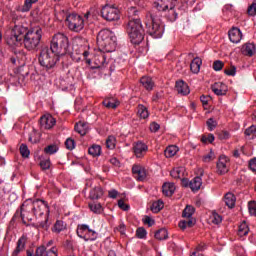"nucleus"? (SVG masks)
<instances>
[{
	"label": "nucleus",
	"mask_w": 256,
	"mask_h": 256,
	"mask_svg": "<svg viewBox=\"0 0 256 256\" xmlns=\"http://www.w3.org/2000/svg\"><path fill=\"white\" fill-rule=\"evenodd\" d=\"M43 38V29L40 26L27 28L23 24H17L13 29L6 32V43L10 47H21L24 43L27 51H38Z\"/></svg>",
	"instance_id": "f257e3e1"
},
{
	"label": "nucleus",
	"mask_w": 256,
	"mask_h": 256,
	"mask_svg": "<svg viewBox=\"0 0 256 256\" xmlns=\"http://www.w3.org/2000/svg\"><path fill=\"white\" fill-rule=\"evenodd\" d=\"M44 221H38L37 227L39 229H44L45 231L49 230L51 227V222H49V205L47 202L37 199V200H26L20 208V217L24 225H27L29 221H33V217L39 219L43 217Z\"/></svg>",
	"instance_id": "f03ea898"
},
{
	"label": "nucleus",
	"mask_w": 256,
	"mask_h": 256,
	"mask_svg": "<svg viewBox=\"0 0 256 256\" xmlns=\"http://www.w3.org/2000/svg\"><path fill=\"white\" fill-rule=\"evenodd\" d=\"M50 50L60 57H63V55H71L69 37L61 32L54 34L50 42Z\"/></svg>",
	"instance_id": "7ed1b4c3"
},
{
	"label": "nucleus",
	"mask_w": 256,
	"mask_h": 256,
	"mask_svg": "<svg viewBox=\"0 0 256 256\" xmlns=\"http://www.w3.org/2000/svg\"><path fill=\"white\" fill-rule=\"evenodd\" d=\"M97 45L104 53H113L117 48V36L109 29H102L97 35Z\"/></svg>",
	"instance_id": "20e7f679"
},
{
	"label": "nucleus",
	"mask_w": 256,
	"mask_h": 256,
	"mask_svg": "<svg viewBox=\"0 0 256 256\" xmlns=\"http://www.w3.org/2000/svg\"><path fill=\"white\" fill-rule=\"evenodd\" d=\"M126 31L133 45H139L145 39V30L141 20L138 18H132L128 21Z\"/></svg>",
	"instance_id": "39448f33"
},
{
	"label": "nucleus",
	"mask_w": 256,
	"mask_h": 256,
	"mask_svg": "<svg viewBox=\"0 0 256 256\" xmlns=\"http://www.w3.org/2000/svg\"><path fill=\"white\" fill-rule=\"evenodd\" d=\"M159 14H155V9H153L150 13L151 23H146V28L148 29L149 35L153 37V39H161L163 37V33L165 28L163 24H161V20H159Z\"/></svg>",
	"instance_id": "423d86ee"
},
{
	"label": "nucleus",
	"mask_w": 256,
	"mask_h": 256,
	"mask_svg": "<svg viewBox=\"0 0 256 256\" xmlns=\"http://www.w3.org/2000/svg\"><path fill=\"white\" fill-rule=\"evenodd\" d=\"M59 57L55 52L51 51L49 47H44L40 51V55L38 58V61L41 65V67H44L46 71H49V69H53L55 65H57V62L59 61Z\"/></svg>",
	"instance_id": "0eeeda50"
},
{
	"label": "nucleus",
	"mask_w": 256,
	"mask_h": 256,
	"mask_svg": "<svg viewBox=\"0 0 256 256\" xmlns=\"http://www.w3.org/2000/svg\"><path fill=\"white\" fill-rule=\"evenodd\" d=\"M176 1L177 0H155L154 9H157V11H167L168 9L170 21H175V19H177V14L175 13Z\"/></svg>",
	"instance_id": "6e6552de"
},
{
	"label": "nucleus",
	"mask_w": 256,
	"mask_h": 256,
	"mask_svg": "<svg viewBox=\"0 0 256 256\" xmlns=\"http://www.w3.org/2000/svg\"><path fill=\"white\" fill-rule=\"evenodd\" d=\"M66 25L70 31L80 33L85 28V20L79 14H70L66 17Z\"/></svg>",
	"instance_id": "1a4fd4ad"
},
{
	"label": "nucleus",
	"mask_w": 256,
	"mask_h": 256,
	"mask_svg": "<svg viewBox=\"0 0 256 256\" xmlns=\"http://www.w3.org/2000/svg\"><path fill=\"white\" fill-rule=\"evenodd\" d=\"M101 16L105 21H119L121 18L119 9L115 5L106 4L101 9Z\"/></svg>",
	"instance_id": "9d476101"
},
{
	"label": "nucleus",
	"mask_w": 256,
	"mask_h": 256,
	"mask_svg": "<svg viewBox=\"0 0 256 256\" xmlns=\"http://www.w3.org/2000/svg\"><path fill=\"white\" fill-rule=\"evenodd\" d=\"M78 237L80 239H84V241H96L97 240V232L95 230L89 228L87 224H79L76 231Z\"/></svg>",
	"instance_id": "9b49d317"
},
{
	"label": "nucleus",
	"mask_w": 256,
	"mask_h": 256,
	"mask_svg": "<svg viewBox=\"0 0 256 256\" xmlns=\"http://www.w3.org/2000/svg\"><path fill=\"white\" fill-rule=\"evenodd\" d=\"M35 256H59L57 247L47 249L45 246H40L36 249Z\"/></svg>",
	"instance_id": "f8f14e48"
},
{
	"label": "nucleus",
	"mask_w": 256,
	"mask_h": 256,
	"mask_svg": "<svg viewBox=\"0 0 256 256\" xmlns=\"http://www.w3.org/2000/svg\"><path fill=\"white\" fill-rule=\"evenodd\" d=\"M132 173L137 181H145V179H147V171L139 164H134L132 166Z\"/></svg>",
	"instance_id": "ddd939ff"
},
{
	"label": "nucleus",
	"mask_w": 256,
	"mask_h": 256,
	"mask_svg": "<svg viewBox=\"0 0 256 256\" xmlns=\"http://www.w3.org/2000/svg\"><path fill=\"white\" fill-rule=\"evenodd\" d=\"M149 147L143 142H137L133 146V151L135 157L141 159V157H145V153H147Z\"/></svg>",
	"instance_id": "4468645a"
},
{
	"label": "nucleus",
	"mask_w": 256,
	"mask_h": 256,
	"mask_svg": "<svg viewBox=\"0 0 256 256\" xmlns=\"http://www.w3.org/2000/svg\"><path fill=\"white\" fill-rule=\"evenodd\" d=\"M227 163H229V158H227L226 156H220L217 162L218 175H225V173L229 172V167H227Z\"/></svg>",
	"instance_id": "2eb2a0df"
},
{
	"label": "nucleus",
	"mask_w": 256,
	"mask_h": 256,
	"mask_svg": "<svg viewBox=\"0 0 256 256\" xmlns=\"http://www.w3.org/2000/svg\"><path fill=\"white\" fill-rule=\"evenodd\" d=\"M228 37L231 43H241V39H243V34L241 30L237 27H232L228 32Z\"/></svg>",
	"instance_id": "dca6fc26"
},
{
	"label": "nucleus",
	"mask_w": 256,
	"mask_h": 256,
	"mask_svg": "<svg viewBox=\"0 0 256 256\" xmlns=\"http://www.w3.org/2000/svg\"><path fill=\"white\" fill-rule=\"evenodd\" d=\"M102 104L107 109H117L121 105V102L116 97L109 96L103 100Z\"/></svg>",
	"instance_id": "f3484780"
},
{
	"label": "nucleus",
	"mask_w": 256,
	"mask_h": 256,
	"mask_svg": "<svg viewBox=\"0 0 256 256\" xmlns=\"http://www.w3.org/2000/svg\"><path fill=\"white\" fill-rule=\"evenodd\" d=\"M56 121L55 118H53V116H42L40 118V125L42 127V129H51L54 127Z\"/></svg>",
	"instance_id": "a211bd4d"
},
{
	"label": "nucleus",
	"mask_w": 256,
	"mask_h": 256,
	"mask_svg": "<svg viewBox=\"0 0 256 256\" xmlns=\"http://www.w3.org/2000/svg\"><path fill=\"white\" fill-rule=\"evenodd\" d=\"M212 91L215 95H226L228 91L227 84L216 82L212 85Z\"/></svg>",
	"instance_id": "6ab92c4d"
},
{
	"label": "nucleus",
	"mask_w": 256,
	"mask_h": 256,
	"mask_svg": "<svg viewBox=\"0 0 256 256\" xmlns=\"http://www.w3.org/2000/svg\"><path fill=\"white\" fill-rule=\"evenodd\" d=\"M203 172L200 173V176L194 177L190 182H189V187L192 191H199L201 189V185H203Z\"/></svg>",
	"instance_id": "aec40b11"
},
{
	"label": "nucleus",
	"mask_w": 256,
	"mask_h": 256,
	"mask_svg": "<svg viewBox=\"0 0 256 256\" xmlns=\"http://www.w3.org/2000/svg\"><path fill=\"white\" fill-rule=\"evenodd\" d=\"M176 91L179 93V95H189V93H191L189 85H187V83H185L183 80L176 82Z\"/></svg>",
	"instance_id": "412c9836"
},
{
	"label": "nucleus",
	"mask_w": 256,
	"mask_h": 256,
	"mask_svg": "<svg viewBox=\"0 0 256 256\" xmlns=\"http://www.w3.org/2000/svg\"><path fill=\"white\" fill-rule=\"evenodd\" d=\"M242 53L247 57H253L254 53H256V48L254 43H246L242 46Z\"/></svg>",
	"instance_id": "4be33fe9"
},
{
	"label": "nucleus",
	"mask_w": 256,
	"mask_h": 256,
	"mask_svg": "<svg viewBox=\"0 0 256 256\" xmlns=\"http://www.w3.org/2000/svg\"><path fill=\"white\" fill-rule=\"evenodd\" d=\"M175 189H176L175 184H173L171 182H166L162 186V193L166 197H171L173 195V193H175Z\"/></svg>",
	"instance_id": "5701e85b"
},
{
	"label": "nucleus",
	"mask_w": 256,
	"mask_h": 256,
	"mask_svg": "<svg viewBox=\"0 0 256 256\" xmlns=\"http://www.w3.org/2000/svg\"><path fill=\"white\" fill-rule=\"evenodd\" d=\"M140 82L147 91H153V87H155V82H153V79L151 77L143 76L140 79Z\"/></svg>",
	"instance_id": "b1692460"
},
{
	"label": "nucleus",
	"mask_w": 256,
	"mask_h": 256,
	"mask_svg": "<svg viewBox=\"0 0 256 256\" xmlns=\"http://www.w3.org/2000/svg\"><path fill=\"white\" fill-rule=\"evenodd\" d=\"M26 243H27V237H25V236L20 237L17 242V247L12 253V256L19 255L20 252L23 251V249H25Z\"/></svg>",
	"instance_id": "393cba45"
},
{
	"label": "nucleus",
	"mask_w": 256,
	"mask_h": 256,
	"mask_svg": "<svg viewBox=\"0 0 256 256\" xmlns=\"http://www.w3.org/2000/svg\"><path fill=\"white\" fill-rule=\"evenodd\" d=\"M201 65H203V60L199 57L194 58L190 64V71L192 73H199L201 71Z\"/></svg>",
	"instance_id": "a878e982"
},
{
	"label": "nucleus",
	"mask_w": 256,
	"mask_h": 256,
	"mask_svg": "<svg viewBox=\"0 0 256 256\" xmlns=\"http://www.w3.org/2000/svg\"><path fill=\"white\" fill-rule=\"evenodd\" d=\"M94 65H96L98 69H100V67H105V65H107V57L105 54L96 55L94 57Z\"/></svg>",
	"instance_id": "bb28decb"
},
{
	"label": "nucleus",
	"mask_w": 256,
	"mask_h": 256,
	"mask_svg": "<svg viewBox=\"0 0 256 256\" xmlns=\"http://www.w3.org/2000/svg\"><path fill=\"white\" fill-rule=\"evenodd\" d=\"M102 197H103V188H101V186L94 187L90 191V199L97 200V199H101Z\"/></svg>",
	"instance_id": "cd10ccee"
},
{
	"label": "nucleus",
	"mask_w": 256,
	"mask_h": 256,
	"mask_svg": "<svg viewBox=\"0 0 256 256\" xmlns=\"http://www.w3.org/2000/svg\"><path fill=\"white\" fill-rule=\"evenodd\" d=\"M235 201H237V199L235 198V195L233 193H227L224 196L225 205H227L229 209H233V207H235Z\"/></svg>",
	"instance_id": "c85d7f7f"
},
{
	"label": "nucleus",
	"mask_w": 256,
	"mask_h": 256,
	"mask_svg": "<svg viewBox=\"0 0 256 256\" xmlns=\"http://www.w3.org/2000/svg\"><path fill=\"white\" fill-rule=\"evenodd\" d=\"M67 229V224L61 220H57L52 228V232L59 234Z\"/></svg>",
	"instance_id": "c756f323"
},
{
	"label": "nucleus",
	"mask_w": 256,
	"mask_h": 256,
	"mask_svg": "<svg viewBox=\"0 0 256 256\" xmlns=\"http://www.w3.org/2000/svg\"><path fill=\"white\" fill-rule=\"evenodd\" d=\"M88 207L92 213H95V215H101V213H103V206L101 203L92 202L88 204Z\"/></svg>",
	"instance_id": "7c9ffc66"
},
{
	"label": "nucleus",
	"mask_w": 256,
	"mask_h": 256,
	"mask_svg": "<svg viewBox=\"0 0 256 256\" xmlns=\"http://www.w3.org/2000/svg\"><path fill=\"white\" fill-rule=\"evenodd\" d=\"M185 173V168L183 167H177V168H174L171 172H170V175L171 177H173V179H183V175Z\"/></svg>",
	"instance_id": "2f4dec72"
},
{
	"label": "nucleus",
	"mask_w": 256,
	"mask_h": 256,
	"mask_svg": "<svg viewBox=\"0 0 256 256\" xmlns=\"http://www.w3.org/2000/svg\"><path fill=\"white\" fill-rule=\"evenodd\" d=\"M179 151V148L175 145H171L168 146L165 151H164V155L165 157H167L168 159H170L171 157H175V155H177V152Z\"/></svg>",
	"instance_id": "473e14b6"
},
{
	"label": "nucleus",
	"mask_w": 256,
	"mask_h": 256,
	"mask_svg": "<svg viewBox=\"0 0 256 256\" xmlns=\"http://www.w3.org/2000/svg\"><path fill=\"white\" fill-rule=\"evenodd\" d=\"M155 239H158V241H165L169 237V233L167 232V229L162 228L156 231L154 235Z\"/></svg>",
	"instance_id": "72a5a7b5"
},
{
	"label": "nucleus",
	"mask_w": 256,
	"mask_h": 256,
	"mask_svg": "<svg viewBox=\"0 0 256 256\" xmlns=\"http://www.w3.org/2000/svg\"><path fill=\"white\" fill-rule=\"evenodd\" d=\"M75 131L79 133L82 137L87 135V124L83 122H79L75 125Z\"/></svg>",
	"instance_id": "f704fd0d"
},
{
	"label": "nucleus",
	"mask_w": 256,
	"mask_h": 256,
	"mask_svg": "<svg viewBox=\"0 0 256 256\" xmlns=\"http://www.w3.org/2000/svg\"><path fill=\"white\" fill-rule=\"evenodd\" d=\"M80 49L81 52H77V49H75L74 52H71V55H79L76 61H81V57H84V59L89 57V51L85 50V46H80Z\"/></svg>",
	"instance_id": "c9c22d12"
},
{
	"label": "nucleus",
	"mask_w": 256,
	"mask_h": 256,
	"mask_svg": "<svg viewBox=\"0 0 256 256\" xmlns=\"http://www.w3.org/2000/svg\"><path fill=\"white\" fill-rule=\"evenodd\" d=\"M39 0H25L24 5L21 7L22 13H27V11H31V7H33L34 3H37Z\"/></svg>",
	"instance_id": "e433bc0d"
},
{
	"label": "nucleus",
	"mask_w": 256,
	"mask_h": 256,
	"mask_svg": "<svg viewBox=\"0 0 256 256\" xmlns=\"http://www.w3.org/2000/svg\"><path fill=\"white\" fill-rule=\"evenodd\" d=\"M57 151H59V146L56 144H51L44 148V153H46V155H55Z\"/></svg>",
	"instance_id": "4c0bfd02"
},
{
	"label": "nucleus",
	"mask_w": 256,
	"mask_h": 256,
	"mask_svg": "<svg viewBox=\"0 0 256 256\" xmlns=\"http://www.w3.org/2000/svg\"><path fill=\"white\" fill-rule=\"evenodd\" d=\"M89 155H92V157H99L101 155V146L99 145H93L88 149Z\"/></svg>",
	"instance_id": "58836bf2"
},
{
	"label": "nucleus",
	"mask_w": 256,
	"mask_h": 256,
	"mask_svg": "<svg viewBox=\"0 0 256 256\" xmlns=\"http://www.w3.org/2000/svg\"><path fill=\"white\" fill-rule=\"evenodd\" d=\"M249 234V226H247V223L243 222L240 224L238 228V235L239 237H245V235Z\"/></svg>",
	"instance_id": "ea45409f"
},
{
	"label": "nucleus",
	"mask_w": 256,
	"mask_h": 256,
	"mask_svg": "<svg viewBox=\"0 0 256 256\" xmlns=\"http://www.w3.org/2000/svg\"><path fill=\"white\" fill-rule=\"evenodd\" d=\"M193 213H195V208L193 206H186L183 210L182 217L191 219V217H193Z\"/></svg>",
	"instance_id": "a19ab883"
},
{
	"label": "nucleus",
	"mask_w": 256,
	"mask_h": 256,
	"mask_svg": "<svg viewBox=\"0 0 256 256\" xmlns=\"http://www.w3.org/2000/svg\"><path fill=\"white\" fill-rule=\"evenodd\" d=\"M163 207H165V204L163 203V201L158 200V201L152 203L151 211H153V213H159V211H161V209H163Z\"/></svg>",
	"instance_id": "79ce46f5"
},
{
	"label": "nucleus",
	"mask_w": 256,
	"mask_h": 256,
	"mask_svg": "<svg viewBox=\"0 0 256 256\" xmlns=\"http://www.w3.org/2000/svg\"><path fill=\"white\" fill-rule=\"evenodd\" d=\"M138 115L141 117V119H147L149 117V111L147 110V107L143 105L138 106Z\"/></svg>",
	"instance_id": "37998d69"
},
{
	"label": "nucleus",
	"mask_w": 256,
	"mask_h": 256,
	"mask_svg": "<svg viewBox=\"0 0 256 256\" xmlns=\"http://www.w3.org/2000/svg\"><path fill=\"white\" fill-rule=\"evenodd\" d=\"M244 134L246 137H249V139H255L256 138V126L252 125L248 129L245 130Z\"/></svg>",
	"instance_id": "c03bdc74"
},
{
	"label": "nucleus",
	"mask_w": 256,
	"mask_h": 256,
	"mask_svg": "<svg viewBox=\"0 0 256 256\" xmlns=\"http://www.w3.org/2000/svg\"><path fill=\"white\" fill-rule=\"evenodd\" d=\"M210 221L214 225H219V223H222L223 217L219 215L217 212H213L212 215L210 216Z\"/></svg>",
	"instance_id": "a18cd8bd"
},
{
	"label": "nucleus",
	"mask_w": 256,
	"mask_h": 256,
	"mask_svg": "<svg viewBox=\"0 0 256 256\" xmlns=\"http://www.w3.org/2000/svg\"><path fill=\"white\" fill-rule=\"evenodd\" d=\"M20 155L24 157L25 159L29 158V155H31V152L29 151V148L25 144H21L20 146Z\"/></svg>",
	"instance_id": "49530a36"
},
{
	"label": "nucleus",
	"mask_w": 256,
	"mask_h": 256,
	"mask_svg": "<svg viewBox=\"0 0 256 256\" xmlns=\"http://www.w3.org/2000/svg\"><path fill=\"white\" fill-rule=\"evenodd\" d=\"M215 159V152L213 150H210L208 154H205L202 158L204 163H211V161H214Z\"/></svg>",
	"instance_id": "de8ad7c7"
},
{
	"label": "nucleus",
	"mask_w": 256,
	"mask_h": 256,
	"mask_svg": "<svg viewBox=\"0 0 256 256\" xmlns=\"http://www.w3.org/2000/svg\"><path fill=\"white\" fill-rule=\"evenodd\" d=\"M65 145L68 151H73V149H75V140L72 138H67L65 141Z\"/></svg>",
	"instance_id": "09e8293b"
},
{
	"label": "nucleus",
	"mask_w": 256,
	"mask_h": 256,
	"mask_svg": "<svg viewBox=\"0 0 256 256\" xmlns=\"http://www.w3.org/2000/svg\"><path fill=\"white\" fill-rule=\"evenodd\" d=\"M136 236L138 239H145V237H147V230H145L143 227L138 228L136 230Z\"/></svg>",
	"instance_id": "8fccbe9b"
},
{
	"label": "nucleus",
	"mask_w": 256,
	"mask_h": 256,
	"mask_svg": "<svg viewBox=\"0 0 256 256\" xmlns=\"http://www.w3.org/2000/svg\"><path fill=\"white\" fill-rule=\"evenodd\" d=\"M115 141L114 136H109L106 140L107 149H115Z\"/></svg>",
	"instance_id": "3c124183"
},
{
	"label": "nucleus",
	"mask_w": 256,
	"mask_h": 256,
	"mask_svg": "<svg viewBox=\"0 0 256 256\" xmlns=\"http://www.w3.org/2000/svg\"><path fill=\"white\" fill-rule=\"evenodd\" d=\"M40 167L44 171H47V169L51 168V160L50 159H45V160L40 161Z\"/></svg>",
	"instance_id": "603ef678"
},
{
	"label": "nucleus",
	"mask_w": 256,
	"mask_h": 256,
	"mask_svg": "<svg viewBox=\"0 0 256 256\" xmlns=\"http://www.w3.org/2000/svg\"><path fill=\"white\" fill-rule=\"evenodd\" d=\"M207 127L209 131H213L215 127H217V121H215L213 118H209L206 122Z\"/></svg>",
	"instance_id": "864d4df0"
},
{
	"label": "nucleus",
	"mask_w": 256,
	"mask_h": 256,
	"mask_svg": "<svg viewBox=\"0 0 256 256\" xmlns=\"http://www.w3.org/2000/svg\"><path fill=\"white\" fill-rule=\"evenodd\" d=\"M202 143H213L215 141V136L213 134H208V136H202Z\"/></svg>",
	"instance_id": "5fc2aeb1"
},
{
	"label": "nucleus",
	"mask_w": 256,
	"mask_h": 256,
	"mask_svg": "<svg viewBox=\"0 0 256 256\" xmlns=\"http://www.w3.org/2000/svg\"><path fill=\"white\" fill-rule=\"evenodd\" d=\"M225 64L223 63V61H221V60H216V61H214V63H213V69H214V71H221V69H223V66H224Z\"/></svg>",
	"instance_id": "6e6d98bb"
},
{
	"label": "nucleus",
	"mask_w": 256,
	"mask_h": 256,
	"mask_svg": "<svg viewBox=\"0 0 256 256\" xmlns=\"http://www.w3.org/2000/svg\"><path fill=\"white\" fill-rule=\"evenodd\" d=\"M248 14H250L252 17H255V15H256V0H254L253 3L248 7Z\"/></svg>",
	"instance_id": "4d7b16f0"
},
{
	"label": "nucleus",
	"mask_w": 256,
	"mask_h": 256,
	"mask_svg": "<svg viewBox=\"0 0 256 256\" xmlns=\"http://www.w3.org/2000/svg\"><path fill=\"white\" fill-rule=\"evenodd\" d=\"M225 75H229L231 77H235V74L237 73V68L235 66H232L229 69L224 70Z\"/></svg>",
	"instance_id": "13d9d810"
},
{
	"label": "nucleus",
	"mask_w": 256,
	"mask_h": 256,
	"mask_svg": "<svg viewBox=\"0 0 256 256\" xmlns=\"http://www.w3.org/2000/svg\"><path fill=\"white\" fill-rule=\"evenodd\" d=\"M248 209H249L250 215H253L254 217H256V203L255 202H250L248 204Z\"/></svg>",
	"instance_id": "bf43d9fd"
},
{
	"label": "nucleus",
	"mask_w": 256,
	"mask_h": 256,
	"mask_svg": "<svg viewBox=\"0 0 256 256\" xmlns=\"http://www.w3.org/2000/svg\"><path fill=\"white\" fill-rule=\"evenodd\" d=\"M118 207L122 209V211H129V205L125 204V201L119 200Z\"/></svg>",
	"instance_id": "052dcab7"
},
{
	"label": "nucleus",
	"mask_w": 256,
	"mask_h": 256,
	"mask_svg": "<svg viewBox=\"0 0 256 256\" xmlns=\"http://www.w3.org/2000/svg\"><path fill=\"white\" fill-rule=\"evenodd\" d=\"M159 129H161V126H160L158 123H156V122H153V123L150 125V131H151L152 133H157V131H158Z\"/></svg>",
	"instance_id": "680f3d73"
},
{
	"label": "nucleus",
	"mask_w": 256,
	"mask_h": 256,
	"mask_svg": "<svg viewBox=\"0 0 256 256\" xmlns=\"http://www.w3.org/2000/svg\"><path fill=\"white\" fill-rule=\"evenodd\" d=\"M159 99H163V92H157L155 95L152 96V101L157 103Z\"/></svg>",
	"instance_id": "e2e57ef3"
},
{
	"label": "nucleus",
	"mask_w": 256,
	"mask_h": 256,
	"mask_svg": "<svg viewBox=\"0 0 256 256\" xmlns=\"http://www.w3.org/2000/svg\"><path fill=\"white\" fill-rule=\"evenodd\" d=\"M144 223L145 225H148V227H153V225H155V221H153V219H151L149 216L145 217Z\"/></svg>",
	"instance_id": "0e129e2a"
},
{
	"label": "nucleus",
	"mask_w": 256,
	"mask_h": 256,
	"mask_svg": "<svg viewBox=\"0 0 256 256\" xmlns=\"http://www.w3.org/2000/svg\"><path fill=\"white\" fill-rule=\"evenodd\" d=\"M249 167L253 173H256V158H253L249 161Z\"/></svg>",
	"instance_id": "69168bd1"
},
{
	"label": "nucleus",
	"mask_w": 256,
	"mask_h": 256,
	"mask_svg": "<svg viewBox=\"0 0 256 256\" xmlns=\"http://www.w3.org/2000/svg\"><path fill=\"white\" fill-rule=\"evenodd\" d=\"M117 195H119V192L117 190H110L108 192V196L110 199H117Z\"/></svg>",
	"instance_id": "338daca9"
},
{
	"label": "nucleus",
	"mask_w": 256,
	"mask_h": 256,
	"mask_svg": "<svg viewBox=\"0 0 256 256\" xmlns=\"http://www.w3.org/2000/svg\"><path fill=\"white\" fill-rule=\"evenodd\" d=\"M178 226L180 227V229H182V231H185V228L188 227L187 220L180 221Z\"/></svg>",
	"instance_id": "774afa93"
}]
</instances>
